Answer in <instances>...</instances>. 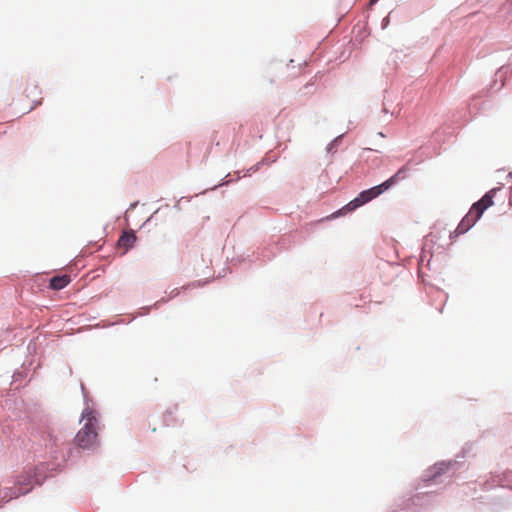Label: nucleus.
Here are the masks:
<instances>
[{
	"mask_svg": "<svg viewBox=\"0 0 512 512\" xmlns=\"http://www.w3.org/2000/svg\"><path fill=\"white\" fill-rule=\"evenodd\" d=\"M389 184H384L383 182L375 185L373 187H370L368 189L362 190L354 199H352L350 202H348L346 205H344L342 208L336 210L331 214V218H338L340 216H344L348 213H352L356 209L362 207L363 205L369 203L370 201L374 200L378 196L382 195L386 191L389 190Z\"/></svg>",
	"mask_w": 512,
	"mask_h": 512,
	"instance_id": "20e7f679",
	"label": "nucleus"
},
{
	"mask_svg": "<svg viewBox=\"0 0 512 512\" xmlns=\"http://www.w3.org/2000/svg\"><path fill=\"white\" fill-rule=\"evenodd\" d=\"M436 240H437V237L433 233L429 234L426 237V242L431 241L432 243H435ZM426 246H427V243H425V246H424V248L422 250V253H421L420 259H419V263L422 265L424 263V261H427L426 265L430 266V262H431V259H432V253L429 252V254H427Z\"/></svg>",
	"mask_w": 512,
	"mask_h": 512,
	"instance_id": "6e6552de",
	"label": "nucleus"
},
{
	"mask_svg": "<svg viewBox=\"0 0 512 512\" xmlns=\"http://www.w3.org/2000/svg\"><path fill=\"white\" fill-rule=\"evenodd\" d=\"M121 323H124V321L120 320V321L116 322V324H121ZM114 325H115V323H110L107 326H114Z\"/></svg>",
	"mask_w": 512,
	"mask_h": 512,
	"instance_id": "7c9ffc66",
	"label": "nucleus"
},
{
	"mask_svg": "<svg viewBox=\"0 0 512 512\" xmlns=\"http://www.w3.org/2000/svg\"><path fill=\"white\" fill-rule=\"evenodd\" d=\"M0 498H3L2 490H0Z\"/></svg>",
	"mask_w": 512,
	"mask_h": 512,
	"instance_id": "f704fd0d",
	"label": "nucleus"
},
{
	"mask_svg": "<svg viewBox=\"0 0 512 512\" xmlns=\"http://www.w3.org/2000/svg\"><path fill=\"white\" fill-rule=\"evenodd\" d=\"M177 408H178L177 405H175L173 407H169L166 410L165 414L171 416V415H173L177 411Z\"/></svg>",
	"mask_w": 512,
	"mask_h": 512,
	"instance_id": "5701e85b",
	"label": "nucleus"
},
{
	"mask_svg": "<svg viewBox=\"0 0 512 512\" xmlns=\"http://www.w3.org/2000/svg\"><path fill=\"white\" fill-rule=\"evenodd\" d=\"M183 199H185V197H182L180 200H178V202L174 205V209H176V210H180V209H181V207H180V202H181V200H183Z\"/></svg>",
	"mask_w": 512,
	"mask_h": 512,
	"instance_id": "a878e982",
	"label": "nucleus"
},
{
	"mask_svg": "<svg viewBox=\"0 0 512 512\" xmlns=\"http://www.w3.org/2000/svg\"><path fill=\"white\" fill-rule=\"evenodd\" d=\"M180 294V289L175 288L169 292V299H174Z\"/></svg>",
	"mask_w": 512,
	"mask_h": 512,
	"instance_id": "4be33fe9",
	"label": "nucleus"
},
{
	"mask_svg": "<svg viewBox=\"0 0 512 512\" xmlns=\"http://www.w3.org/2000/svg\"><path fill=\"white\" fill-rule=\"evenodd\" d=\"M377 135L380 136V137H385L383 132H378Z\"/></svg>",
	"mask_w": 512,
	"mask_h": 512,
	"instance_id": "72a5a7b5",
	"label": "nucleus"
},
{
	"mask_svg": "<svg viewBox=\"0 0 512 512\" xmlns=\"http://www.w3.org/2000/svg\"><path fill=\"white\" fill-rule=\"evenodd\" d=\"M136 241H137V236L135 234V231H133V230L123 231L117 241V245L118 246H122L123 244L126 245L125 251L123 252V254H125L133 248Z\"/></svg>",
	"mask_w": 512,
	"mask_h": 512,
	"instance_id": "39448f33",
	"label": "nucleus"
},
{
	"mask_svg": "<svg viewBox=\"0 0 512 512\" xmlns=\"http://www.w3.org/2000/svg\"><path fill=\"white\" fill-rule=\"evenodd\" d=\"M152 310V306H143L139 309V313L137 316H145L148 315Z\"/></svg>",
	"mask_w": 512,
	"mask_h": 512,
	"instance_id": "6ab92c4d",
	"label": "nucleus"
},
{
	"mask_svg": "<svg viewBox=\"0 0 512 512\" xmlns=\"http://www.w3.org/2000/svg\"><path fill=\"white\" fill-rule=\"evenodd\" d=\"M343 137H344V134H340V135L336 136L330 143H328V145L326 147L327 153H330V154L335 153L337 147L342 142Z\"/></svg>",
	"mask_w": 512,
	"mask_h": 512,
	"instance_id": "9b49d317",
	"label": "nucleus"
},
{
	"mask_svg": "<svg viewBox=\"0 0 512 512\" xmlns=\"http://www.w3.org/2000/svg\"><path fill=\"white\" fill-rule=\"evenodd\" d=\"M160 303L159 301H156L155 303H153L151 306H152V309H158L160 307Z\"/></svg>",
	"mask_w": 512,
	"mask_h": 512,
	"instance_id": "c85d7f7f",
	"label": "nucleus"
},
{
	"mask_svg": "<svg viewBox=\"0 0 512 512\" xmlns=\"http://www.w3.org/2000/svg\"><path fill=\"white\" fill-rule=\"evenodd\" d=\"M264 163H268V160L263 159L262 161L256 163L255 165L251 166L250 168H248L246 170L245 176H251L252 173L257 172Z\"/></svg>",
	"mask_w": 512,
	"mask_h": 512,
	"instance_id": "dca6fc26",
	"label": "nucleus"
},
{
	"mask_svg": "<svg viewBox=\"0 0 512 512\" xmlns=\"http://www.w3.org/2000/svg\"><path fill=\"white\" fill-rule=\"evenodd\" d=\"M465 457V451H462L455 459L439 461L427 468L415 486V493L399 497L395 501L394 511L420 512L433 506L437 502L438 492L429 488L440 483L438 479L441 476L449 474L451 477L463 468Z\"/></svg>",
	"mask_w": 512,
	"mask_h": 512,
	"instance_id": "f257e3e1",
	"label": "nucleus"
},
{
	"mask_svg": "<svg viewBox=\"0 0 512 512\" xmlns=\"http://www.w3.org/2000/svg\"><path fill=\"white\" fill-rule=\"evenodd\" d=\"M405 177H406V169H405V167H402L395 174H393L388 179L383 181V183L384 184L390 183L389 184V190H390L392 187H394L398 183L399 180L404 179Z\"/></svg>",
	"mask_w": 512,
	"mask_h": 512,
	"instance_id": "1a4fd4ad",
	"label": "nucleus"
},
{
	"mask_svg": "<svg viewBox=\"0 0 512 512\" xmlns=\"http://www.w3.org/2000/svg\"><path fill=\"white\" fill-rule=\"evenodd\" d=\"M486 210L487 209H484L482 204L475 209L472 205L469 209V213L472 214L474 219L478 222Z\"/></svg>",
	"mask_w": 512,
	"mask_h": 512,
	"instance_id": "ddd939ff",
	"label": "nucleus"
},
{
	"mask_svg": "<svg viewBox=\"0 0 512 512\" xmlns=\"http://www.w3.org/2000/svg\"><path fill=\"white\" fill-rule=\"evenodd\" d=\"M246 262V257L245 255H240L236 258H233L231 260V265L232 266H236V265H241L242 263Z\"/></svg>",
	"mask_w": 512,
	"mask_h": 512,
	"instance_id": "a211bd4d",
	"label": "nucleus"
},
{
	"mask_svg": "<svg viewBox=\"0 0 512 512\" xmlns=\"http://www.w3.org/2000/svg\"><path fill=\"white\" fill-rule=\"evenodd\" d=\"M382 111H383L385 114H387V113L389 112V111H388V109H387V107H386L385 105H384V107H383V110H382Z\"/></svg>",
	"mask_w": 512,
	"mask_h": 512,
	"instance_id": "473e14b6",
	"label": "nucleus"
},
{
	"mask_svg": "<svg viewBox=\"0 0 512 512\" xmlns=\"http://www.w3.org/2000/svg\"><path fill=\"white\" fill-rule=\"evenodd\" d=\"M169 300H170V299H169V297H168V298L162 297V298H161V299H159L158 301H159V303H160V304H165V303H167Z\"/></svg>",
	"mask_w": 512,
	"mask_h": 512,
	"instance_id": "bb28decb",
	"label": "nucleus"
},
{
	"mask_svg": "<svg viewBox=\"0 0 512 512\" xmlns=\"http://www.w3.org/2000/svg\"><path fill=\"white\" fill-rule=\"evenodd\" d=\"M509 178H512V172L509 173Z\"/></svg>",
	"mask_w": 512,
	"mask_h": 512,
	"instance_id": "c9c22d12",
	"label": "nucleus"
},
{
	"mask_svg": "<svg viewBox=\"0 0 512 512\" xmlns=\"http://www.w3.org/2000/svg\"><path fill=\"white\" fill-rule=\"evenodd\" d=\"M23 373L19 370H15L13 375H12V379L14 382L18 381V380H21L23 378Z\"/></svg>",
	"mask_w": 512,
	"mask_h": 512,
	"instance_id": "aec40b11",
	"label": "nucleus"
},
{
	"mask_svg": "<svg viewBox=\"0 0 512 512\" xmlns=\"http://www.w3.org/2000/svg\"><path fill=\"white\" fill-rule=\"evenodd\" d=\"M208 283H210V279L197 280V281H194V282L188 284L187 286L182 287V289L201 287V286H204V285H206Z\"/></svg>",
	"mask_w": 512,
	"mask_h": 512,
	"instance_id": "f3484780",
	"label": "nucleus"
},
{
	"mask_svg": "<svg viewBox=\"0 0 512 512\" xmlns=\"http://www.w3.org/2000/svg\"><path fill=\"white\" fill-rule=\"evenodd\" d=\"M139 204V201H134L129 205L128 210H134Z\"/></svg>",
	"mask_w": 512,
	"mask_h": 512,
	"instance_id": "393cba45",
	"label": "nucleus"
},
{
	"mask_svg": "<svg viewBox=\"0 0 512 512\" xmlns=\"http://www.w3.org/2000/svg\"><path fill=\"white\" fill-rule=\"evenodd\" d=\"M71 278L66 274L55 275L49 280V288L52 290H62L69 285Z\"/></svg>",
	"mask_w": 512,
	"mask_h": 512,
	"instance_id": "423d86ee",
	"label": "nucleus"
},
{
	"mask_svg": "<svg viewBox=\"0 0 512 512\" xmlns=\"http://www.w3.org/2000/svg\"><path fill=\"white\" fill-rule=\"evenodd\" d=\"M62 465L54 464L52 468L47 462H40L34 467H30L15 479V486L6 487L2 490L3 499L8 502L22 495L30 493L35 486H41L48 477L52 476L51 471L60 472Z\"/></svg>",
	"mask_w": 512,
	"mask_h": 512,
	"instance_id": "f03ea898",
	"label": "nucleus"
},
{
	"mask_svg": "<svg viewBox=\"0 0 512 512\" xmlns=\"http://www.w3.org/2000/svg\"><path fill=\"white\" fill-rule=\"evenodd\" d=\"M378 2V0H369V4L372 6L374 4H376Z\"/></svg>",
	"mask_w": 512,
	"mask_h": 512,
	"instance_id": "2f4dec72",
	"label": "nucleus"
},
{
	"mask_svg": "<svg viewBox=\"0 0 512 512\" xmlns=\"http://www.w3.org/2000/svg\"><path fill=\"white\" fill-rule=\"evenodd\" d=\"M85 420L83 427L74 437L75 447H69L63 455V461H70L80 454V449L94 451L99 446V413L86 406L81 413L80 422Z\"/></svg>",
	"mask_w": 512,
	"mask_h": 512,
	"instance_id": "7ed1b4c3",
	"label": "nucleus"
},
{
	"mask_svg": "<svg viewBox=\"0 0 512 512\" xmlns=\"http://www.w3.org/2000/svg\"><path fill=\"white\" fill-rule=\"evenodd\" d=\"M476 223L477 221L474 219V216L468 212L459 222L458 226L462 228H467L470 226L471 229Z\"/></svg>",
	"mask_w": 512,
	"mask_h": 512,
	"instance_id": "f8f14e48",
	"label": "nucleus"
},
{
	"mask_svg": "<svg viewBox=\"0 0 512 512\" xmlns=\"http://www.w3.org/2000/svg\"><path fill=\"white\" fill-rule=\"evenodd\" d=\"M153 219V215H151L148 219H146V221L142 224L141 227H144L146 226L147 224H150V221Z\"/></svg>",
	"mask_w": 512,
	"mask_h": 512,
	"instance_id": "cd10ccee",
	"label": "nucleus"
},
{
	"mask_svg": "<svg viewBox=\"0 0 512 512\" xmlns=\"http://www.w3.org/2000/svg\"><path fill=\"white\" fill-rule=\"evenodd\" d=\"M234 181H235V179H229L228 180L226 178H222L221 181L218 184L212 186L210 189H205L204 191L200 192L198 195L205 194L208 190H216L219 187L227 186L231 182H234Z\"/></svg>",
	"mask_w": 512,
	"mask_h": 512,
	"instance_id": "2eb2a0df",
	"label": "nucleus"
},
{
	"mask_svg": "<svg viewBox=\"0 0 512 512\" xmlns=\"http://www.w3.org/2000/svg\"><path fill=\"white\" fill-rule=\"evenodd\" d=\"M469 230H470V226H468L467 228H462V227H459V226L457 225V227H456L453 231H451V232L449 233V238H450L451 240H454V239H456L457 237H459L460 235L465 234V233H466V232H468Z\"/></svg>",
	"mask_w": 512,
	"mask_h": 512,
	"instance_id": "4468645a",
	"label": "nucleus"
},
{
	"mask_svg": "<svg viewBox=\"0 0 512 512\" xmlns=\"http://www.w3.org/2000/svg\"><path fill=\"white\" fill-rule=\"evenodd\" d=\"M381 25L383 29H385L389 25V16L383 18Z\"/></svg>",
	"mask_w": 512,
	"mask_h": 512,
	"instance_id": "b1692460",
	"label": "nucleus"
},
{
	"mask_svg": "<svg viewBox=\"0 0 512 512\" xmlns=\"http://www.w3.org/2000/svg\"><path fill=\"white\" fill-rule=\"evenodd\" d=\"M509 67H506V66H502L501 68H499L495 74L496 76V79L492 85L491 88H494V86L497 84V81L498 79L500 80V85L496 88L497 90L501 89L503 86H504V82H505V74L507 73Z\"/></svg>",
	"mask_w": 512,
	"mask_h": 512,
	"instance_id": "9d476101",
	"label": "nucleus"
},
{
	"mask_svg": "<svg viewBox=\"0 0 512 512\" xmlns=\"http://www.w3.org/2000/svg\"><path fill=\"white\" fill-rule=\"evenodd\" d=\"M499 188H492L489 191H487L479 200L473 203V208H477L481 204L483 205L484 209H488L494 204V197L497 193Z\"/></svg>",
	"mask_w": 512,
	"mask_h": 512,
	"instance_id": "0eeeda50",
	"label": "nucleus"
},
{
	"mask_svg": "<svg viewBox=\"0 0 512 512\" xmlns=\"http://www.w3.org/2000/svg\"><path fill=\"white\" fill-rule=\"evenodd\" d=\"M245 257H246V261H249V262H255L256 260L259 259L258 256L256 257L255 252L245 255Z\"/></svg>",
	"mask_w": 512,
	"mask_h": 512,
	"instance_id": "412c9836",
	"label": "nucleus"
},
{
	"mask_svg": "<svg viewBox=\"0 0 512 512\" xmlns=\"http://www.w3.org/2000/svg\"><path fill=\"white\" fill-rule=\"evenodd\" d=\"M39 104H40V101H34V102H33V105L30 107V110H29V111L33 110V109H34L37 105H39Z\"/></svg>",
	"mask_w": 512,
	"mask_h": 512,
	"instance_id": "c756f323",
	"label": "nucleus"
}]
</instances>
